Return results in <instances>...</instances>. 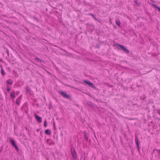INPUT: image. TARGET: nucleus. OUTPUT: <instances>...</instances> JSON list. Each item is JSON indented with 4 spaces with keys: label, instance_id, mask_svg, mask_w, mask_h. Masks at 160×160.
Listing matches in <instances>:
<instances>
[{
    "label": "nucleus",
    "instance_id": "f257e3e1",
    "mask_svg": "<svg viewBox=\"0 0 160 160\" xmlns=\"http://www.w3.org/2000/svg\"><path fill=\"white\" fill-rule=\"evenodd\" d=\"M116 46L119 47L120 48H121L127 53H129V51L128 49L124 48L122 45L119 44H116Z\"/></svg>",
    "mask_w": 160,
    "mask_h": 160
},
{
    "label": "nucleus",
    "instance_id": "f03ea898",
    "mask_svg": "<svg viewBox=\"0 0 160 160\" xmlns=\"http://www.w3.org/2000/svg\"><path fill=\"white\" fill-rule=\"evenodd\" d=\"M71 154L72 157L74 159H76L77 158V154L76 152L74 149L73 150L72 149H71Z\"/></svg>",
    "mask_w": 160,
    "mask_h": 160
},
{
    "label": "nucleus",
    "instance_id": "7ed1b4c3",
    "mask_svg": "<svg viewBox=\"0 0 160 160\" xmlns=\"http://www.w3.org/2000/svg\"><path fill=\"white\" fill-rule=\"evenodd\" d=\"M34 116L35 117L36 120L39 123H41L42 122V118L41 117H39L37 114H35Z\"/></svg>",
    "mask_w": 160,
    "mask_h": 160
},
{
    "label": "nucleus",
    "instance_id": "20e7f679",
    "mask_svg": "<svg viewBox=\"0 0 160 160\" xmlns=\"http://www.w3.org/2000/svg\"><path fill=\"white\" fill-rule=\"evenodd\" d=\"M83 82L87 84L89 87H91L92 88H95V87L94 85V84L93 83L91 82L86 80H84Z\"/></svg>",
    "mask_w": 160,
    "mask_h": 160
},
{
    "label": "nucleus",
    "instance_id": "39448f33",
    "mask_svg": "<svg viewBox=\"0 0 160 160\" xmlns=\"http://www.w3.org/2000/svg\"><path fill=\"white\" fill-rule=\"evenodd\" d=\"M10 142L11 143L12 145L15 148V149L17 150V151L18 150V148L17 145L15 143V141L12 139H11L10 141Z\"/></svg>",
    "mask_w": 160,
    "mask_h": 160
},
{
    "label": "nucleus",
    "instance_id": "423d86ee",
    "mask_svg": "<svg viewBox=\"0 0 160 160\" xmlns=\"http://www.w3.org/2000/svg\"><path fill=\"white\" fill-rule=\"evenodd\" d=\"M60 94L64 97L65 98H69L70 97V96L67 95L66 94V93H65L63 91H60Z\"/></svg>",
    "mask_w": 160,
    "mask_h": 160
},
{
    "label": "nucleus",
    "instance_id": "0eeeda50",
    "mask_svg": "<svg viewBox=\"0 0 160 160\" xmlns=\"http://www.w3.org/2000/svg\"><path fill=\"white\" fill-rule=\"evenodd\" d=\"M47 142L50 145H54L55 144V142L53 141L51 139H47Z\"/></svg>",
    "mask_w": 160,
    "mask_h": 160
},
{
    "label": "nucleus",
    "instance_id": "6e6552de",
    "mask_svg": "<svg viewBox=\"0 0 160 160\" xmlns=\"http://www.w3.org/2000/svg\"><path fill=\"white\" fill-rule=\"evenodd\" d=\"M135 141L136 145H137V147L138 148L139 146V144L138 143V139L137 137L136 136L135 137Z\"/></svg>",
    "mask_w": 160,
    "mask_h": 160
},
{
    "label": "nucleus",
    "instance_id": "1a4fd4ad",
    "mask_svg": "<svg viewBox=\"0 0 160 160\" xmlns=\"http://www.w3.org/2000/svg\"><path fill=\"white\" fill-rule=\"evenodd\" d=\"M115 22L118 26L119 27L120 26L121 22L118 19H117Z\"/></svg>",
    "mask_w": 160,
    "mask_h": 160
},
{
    "label": "nucleus",
    "instance_id": "9d476101",
    "mask_svg": "<svg viewBox=\"0 0 160 160\" xmlns=\"http://www.w3.org/2000/svg\"><path fill=\"white\" fill-rule=\"evenodd\" d=\"M1 73L4 76L5 74V72L2 68V67L1 66Z\"/></svg>",
    "mask_w": 160,
    "mask_h": 160
},
{
    "label": "nucleus",
    "instance_id": "9b49d317",
    "mask_svg": "<svg viewBox=\"0 0 160 160\" xmlns=\"http://www.w3.org/2000/svg\"><path fill=\"white\" fill-rule=\"evenodd\" d=\"M45 133L46 134L50 135L51 133V131L49 129H47L45 131Z\"/></svg>",
    "mask_w": 160,
    "mask_h": 160
},
{
    "label": "nucleus",
    "instance_id": "f8f14e48",
    "mask_svg": "<svg viewBox=\"0 0 160 160\" xmlns=\"http://www.w3.org/2000/svg\"><path fill=\"white\" fill-rule=\"evenodd\" d=\"M7 82L8 84H9L10 85H11L12 84L13 82H12V80L9 79L7 81Z\"/></svg>",
    "mask_w": 160,
    "mask_h": 160
},
{
    "label": "nucleus",
    "instance_id": "ddd939ff",
    "mask_svg": "<svg viewBox=\"0 0 160 160\" xmlns=\"http://www.w3.org/2000/svg\"><path fill=\"white\" fill-rule=\"evenodd\" d=\"M15 92H12L11 94V96L12 99H13L15 98Z\"/></svg>",
    "mask_w": 160,
    "mask_h": 160
},
{
    "label": "nucleus",
    "instance_id": "4468645a",
    "mask_svg": "<svg viewBox=\"0 0 160 160\" xmlns=\"http://www.w3.org/2000/svg\"><path fill=\"white\" fill-rule=\"evenodd\" d=\"M152 5L155 8H157V9H158V11L160 12V8L158 7L155 4H152Z\"/></svg>",
    "mask_w": 160,
    "mask_h": 160
},
{
    "label": "nucleus",
    "instance_id": "2eb2a0df",
    "mask_svg": "<svg viewBox=\"0 0 160 160\" xmlns=\"http://www.w3.org/2000/svg\"><path fill=\"white\" fill-rule=\"evenodd\" d=\"M48 126V123L46 120H45L44 122V126L45 127H47Z\"/></svg>",
    "mask_w": 160,
    "mask_h": 160
},
{
    "label": "nucleus",
    "instance_id": "dca6fc26",
    "mask_svg": "<svg viewBox=\"0 0 160 160\" xmlns=\"http://www.w3.org/2000/svg\"><path fill=\"white\" fill-rule=\"evenodd\" d=\"M92 17H93L96 20H97V18H96L94 15L91 13H89V14Z\"/></svg>",
    "mask_w": 160,
    "mask_h": 160
},
{
    "label": "nucleus",
    "instance_id": "f3484780",
    "mask_svg": "<svg viewBox=\"0 0 160 160\" xmlns=\"http://www.w3.org/2000/svg\"><path fill=\"white\" fill-rule=\"evenodd\" d=\"M87 103L90 106H92V103L90 101H89Z\"/></svg>",
    "mask_w": 160,
    "mask_h": 160
},
{
    "label": "nucleus",
    "instance_id": "a211bd4d",
    "mask_svg": "<svg viewBox=\"0 0 160 160\" xmlns=\"http://www.w3.org/2000/svg\"><path fill=\"white\" fill-rule=\"evenodd\" d=\"M35 59L40 62H41L42 61H43L42 60L38 58H35Z\"/></svg>",
    "mask_w": 160,
    "mask_h": 160
},
{
    "label": "nucleus",
    "instance_id": "6ab92c4d",
    "mask_svg": "<svg viewBox=\"0 0 160 160\" xmlns=\"http://www.w3.org/2000/svg\"><path fill=\"white\" fill-rule=\"evenodd\" d=\"M154 151H156L157 153L159 154H160V150L157 149H155L154 150Z\"/></svg>",
    "mask_w": 160,
    "mask_h": 160
},
{
    "label": "nucleus",
    "instance_id": "aec40b11",
    "mask_svg": "<svg viewBox=\"0 0 160 160\" xmlns=\"http://www.w3.org/2000/svg\"><path fill=\"white\" fill-rule=\"evenodd\" d=\"M7 91L9 92L10 90V88H9V86H7Z\"/></svg>",
    "mask_w": 160,
    "mask_h": 160
},
{
    "label": "nucleus",
    "instance_id": "412c9836",
    "mask_svg": "<svg viewBox=\"0 0 160 160\" xmlns=\"http://www.w3.org/2000/svg\"><path fill=\"white\" fill-rule=\"evenodd\" d=\"M20 101H16V102L19 105L20 103Z\"/></svg>",
    "mask_w": 160,
    "mask_h": 160
},
{
    "label": "nucleus",
    "instance_id": "4be33fe9",
    "mask_svg": "<svg viewBox=\"0 0 160 160\" xmlns=\"http://www.w3.org/2000/svg\"><path fill=\"white\" fill-rule=\"evenodd\" d=\"M2 59H0V62H2Z\"/></svg>",
    "mask_w": 160,
    "mask_h": 160
},
{
    "label": "nucleus",
    "instance_id": "5701e85b",
    "mask_svg": "<svg viewBox=\"0 0 160 160\" xmlns=\"http://www.w3.org/2000/svg\"><path fill=\"white\" fill-rule=\"evenodd\" d=\"M158 113L160 115V110L159 111V112H158Z\"/></svg>",
    "mask_w": 160,
    "mask_h": 160
}]
</instances>
